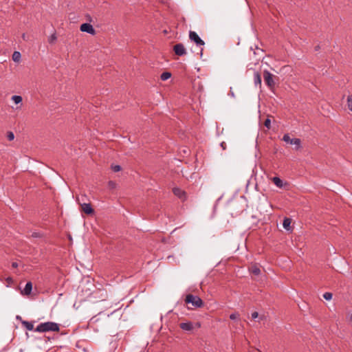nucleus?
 I'll return each instance as SVG.
<instances>
[{
  "label": "nucleus",
  "instance_id": "f257e3e1",
  "mask_svg": "<svg viewBox=\"0 0 352 352\" xmlns=\"http://www.w3.org/2000/svg\"><path fill=\"white\" fill-rule=\"evenodd\" d=\"M59 330L60 328L59 324L58 323H56L54 322H45L39 324L34 329V331L39 333L49 331L58 332L59 331Z\"/></svg>",
  "mask_w": 352,
  "mask_h": 352
},
{
  "label": "nucleus",
  "instance_id": "f03ea898",
  "mask_svg": "<svg viewBox=\"0 0 352 352\" xmlns=\"http://www.w3.org/2000/svg\"><path fill=\"white\" fill-rule=\"evenodd\" d=\"M185 302L187 304H191L196 308H201L204 306L203 300L197 296L192 294H188L185 298Z\"/></svg>",
  "mask_w": 352,
  "mask_h": 352
},
{
  "label": "nucleus",
  "instance_id": "7ed1b4c3",
  "mask_svg": "<svg viewBox=\"0 0 352 352\" xmlns=\"http://www.w3.org/2000/svg\"><path fill=\"white\" fill-rule=\"evenodd\" d=\"M283 140L287 144H294L296 146V150H299L301 148V140L299 138H291L289 134H285L283 137Z\"/></svg>",
  "mask_w": 352,
  "mask_h": 352
},
{
  "label": "nucleus",
  "instance_id": "20e7f679",
  "mask_svg": "<svg viewBox=\"0 0 352 352\" xmlns=\"http://www.w3.org/2000/svg\"><path fill=\"white\" fill-rule=\"evenodd\" d=\"M273 77L274 76L269 71L265 70L263 72V78L265 83L270 89L274 88L275 85Z\"/></svg>",
  "mask_w": 352,
  "mask_h": 352
},
{
  "label": "nucleus",
  "instance_id": "39448f33",
  "mask_svg": "<svg viewBox=\"0 0 352 352\" xmlns=\"http://www.w3.org/2000/svg\"><path fill=\"white\" fill-rule=\"evenodd\" d=\"M189 38L192 41H194L197 45L202 46L205 45V42L194 31H190Z\"/></svg>",
  "mask_w": 352,
  "mask_h": 352
},
{
  "label": "nucleus",
  "instance_id": "423d86ee",
  "mask_svg": "<svg viewBox=\"0 0 352 352\" xmlns=\"http://www.w3.org/2000/svg\"><path fill=\"white\" fill-rule=\"evenodd\" d=\"M80 30L81 32H87L92 35L95 34L96 33V31L93 26L87 23H82L80 27Z\"/></svg>",
  "mask_w": 352,
  "mask_h": 352
},
{
  "label": "nucleus",
  "instance_id": "0eeeda50",
  "mask_svg": "<svg viewBox=\"0 0 352 352\" xmlns=\"http://www.w3.org/2000/svg\"><path fill=\"white\" fill-rule=\"evenodd\" d=\"M174 52L177 56H184L186 54V50L182 43H177L173 47Z\"/></svg>",
  "mask_w": 352,
  "mask_h": 352
},
{
  "label": "nucleus",
  "instance_id": "6e6552de",
  "mask_svg": "<svg viewBox=\"0 0 352 352\" xmlns=\"http://www.w3.org/2000/svg\"><path fill=\"white\" fill-rule=\"evenodd\" d=\"M173 192L175 196L179 197L182 201L186 200V193L184 190H182L179 188H174L173 189Z\"/></svg>",
  "mask_w": 352,
  "mask_h": 352
},
{
  "label": "nucleus",
  "instance_id": "1a4fd4ad",
  "mask_svg": "<svg viewBox=\"0 0 352 352\" xmlns=\"http://www.w3.org/2000/svg\"><path fill=\"white\" fill-rule=\"evenodd\" d=\"M179 327L184 330L190 331L193 329V324L192 322H182L179 324Z\"/></svg>",
  "mask_w": 352,
  "mask_h": 352
},
{
  "label": "nucleus",
  "instance_id": "9d476101",
  "mask_svg": "<svg viewBox=\"0 0 352 352\" xmlns=\"http://www.w3.org/2000/svg\"><path fill=\"white\" fill-rule=\"evenodd\" d=\"M82 210L87 214H91L94 213V210L90 204H81Z\"/></svg>",
  "mask_w": 352,
  "mask_h": 352
},
{
  "label": "nucleus",
  "instance_id": "9b49d317",
  "mask_svg": "<svg viewBox=\"0 0 352 352\" xmlns=\"http://www.w3.org/2000/svg\"><path fill=\"white\" fill-rule=\"evenodd\" d=\"M32 289V284L31 282H28L25 286V288L21 291V294L28 296L30 294Z\"/></svg>",
  "mask_w": 352,
  "mask_h": 352
},
{
  "label": "nucleus",
  "instance_id": "f8f14e48",
  "mask_svg": "<svg viewBox=\"0 0 352 352\" xmlns=\"http://www.w3.org/2000/svg\"><path fill=\"white\" fill-rule=\"evenodd\" d=\"M272 180L273 183L280 188H282L285 185H287V183H284L283 181L278 177H274Z\"/></svg>",
  "mask_w": 352,
  "mask_h": 352
},
{
  "label": "nucleus",
  "instance_id": "ddd939ff",
  "mask_svg": "<svg viewBox=\"0 0 352 352\" xmlns=\"http://www.w3.org/2000/svg\"><path fill=\"white\" fill-rule=\"evenodd\" d=\"M254 83L255 86L261 87V76L258 72H255L254 74Z\"/></svg>",
  "mask_w": 352,
  "mask_h": 352
},
{
  "label": "nucleus",
  "instance_id": "4468645a",
  "mask_svg": "<svg viewBox=\"0 0 352 352\" xmlns=\"http://www.w3.org/2000/svg\"><path fill=\"white\" fill-rule=\"evenodd\" d=\"M291 223H292L291 219L285 217L283 222V228L287 230H292Z\"/></svg>",
  "mask_w": 352,
  "mask_h": 352
},
{
  "label": "nucleus",
  "instance_id": "2eb2a0df",
  "mask_svg": "<svg viewBox=\"0 0 352 352\" xmlns=\"http://www.w3.org/2000/svg\"><path fill=\"white\" fill-rule=\"evenodd\" d=\"M21 323L28 331H34L33 322L23 320Z\"/></svg>",
  "mask_w": 352,
  "mask_h": 352
},
{
  "label": "nucleus",
  "instance_id": "dca6fc26",
  "mask_svg": "<svg viewBox=\"0 0 352 352\" xmlns=\"http://www.w3.org/2000/svg\"><path fill=\"white\" fill-rule=\"evenodd\" d=\"M12 60L14 61V62H19L20 60H21V53L19 52H14L13 54H12Z\"/></svg>",
  "mask_w": 352,
  "mask_h": 352
},
{
  "label": "nucleus",
  "instance_id": "f3484780",
  "mask_svg": "<svg viewBox=\"0 0 352 352\" xmlns=\"http://www.w3.org/2000/svg\"><path fill=\"white\" fill-rule=\"evenodd\" d=\"M251 272L254 275H259L261 273V270L258 267H257L256 265H254L250 268Z\"/></svg>",
  "mask_w": 352,
  "mask_h": 352
},
{
  "label": "nucleus",
  "instance_id": "a211bd4d",
  "mask_svg": "<svg viewBox=\"0 0 352 352\" xmlns=\"http://www.w3.org/2000/svg\"><path fill=\"white\" fill-rule=\"evenodd\" d=\"M346 104L348 109L352 112V94H350L347 96Z\"/></svg>",
  "mask_w": 352,
  "mask_h": 352
},
{
  "label": "nucleus",
  "instance_id": "6ab92c4d",
  "mask_svg": "<svg viewBox=\"0 0 352 352\" xmlns=\"http://www.w3.org/2000/svg\"><path fill=\"white\" fill-rule=\"evenodd\" d=\"M170 77H171V74L168 72H163L160 76V78L162 80H166L168 78H170Z\"/></svg>",
  "mask_w": 352,
  "mask_h": 352
},
{
  "label": "nucleus",
  "instance_id": "aec40b11",
  "mask_svg": "<svg viewBox=\"0 0 352 352\" xmlns=\"http://www.w3.org/2000/svg\"><path fill=\"white\" fill-rule=\"evenodd\" d=\"M22 97L21 96H16V95H14L12 97V100L15 103V104H19V103H21L22 102Z\"/></svg>",
  "mask_w": 352,
  "mask_h": 352
},
{
  "label": "nucleus",
  "instance_id": "412c9836",
  "mask_svg": "<svg viewBox=\"0 0 352 352\" xmlns=\"http://www.w3.org/2000/svg\"><path fill=\"white\" fill-rule=\"evenodd\" d=\"M332 296H333V294L331 293V292H325L324 294H323V298L327 300H329L332 298Z\"/></svg>",
  "mask_w": 352,
  "mask_h": 352
},
{
  "label": "nucleus",
  "instance_id": "4be33fe9",
  "mask_svg": "<svg viewBox=\"0 0 352 352\" xmlns=\"http://www.w3.org/2000/svg\"><path fill=\"white\" fill-rule=\"evenodd\" d=\"M264 126L268 129L271 128V120L269 118L264 121Z\"/></svg>",
  "mask_w": 352,
  "mask_h": 352
},
{
  "label": "nucleus",
  "instance_id": "5701e85b",
  "mask_svg": "<svg viewBox=\"0 0 352 352\" xmlns=\"http://www.w3.org/2000/svg\"><path fill=\"white\" fill-rule=\"evenodd\" d=\"M111 169L114 172H118L121 170V166L120 165H112Z\"/></svg>",
  "mask_w": 352,
  "mask_h": 352
},
{
  "label": "nucleus",
  "instance_id": "b1692460",
  "mask_svg": "<svg viewBox=\"0 0 352 352\" xmlns=\"http://www.w3.org/2000/svg\"><path fill=\"white\" fill-rule=\"evenodd\" d=\"M7 138H8V140L12 141L14 138V135L12 132L9 131V132H8Z\"/></svg>",
  "mask_w": 352,
  "mask_h": 352
},
{
  "label": "nucleus",
  "instance_id": "393cba45",
  "mask_svg": "<svg viewBox=\"0 0 352 352\" xmlns=\"http://www.w3.org/2000/svg\"><path fill=\"white\" fill-rule=\"evenodd\" d=\"M108 186H109V188H110L111 189H113V188H115L116 187V184L113 181H109L108 182Z\"/></svg>",
  "mask_w": 352,
  "mask_h": 352
},
{
  "label": "nucleus",
  "instance_id": "a878e982",
  "mask_svg": "<svg viewBox=\"0 0 352 352\" xmlns=\"http://www.w3.org/2000/svg\"><path fill=\"white\" fill-rule=\"evenodd\" d=\"M239 316V314L238 313H233L232 314L230 315V318L231 320H236V318H238Z\"/></svg>",
  "mask_w": 352,
  "mask_h": 352
},
{
  "label": "nucleus",
  "instance_id": "bb28decb",
  "mask_svg": "<svg viewBox=\"0 0 352 352\" xmlns=\"http://www.w3.org/2000/svg\"><path fill=\"white\" fill-rule=\"evenodd\" d=\"M258 316V314L257 311H254L253 313H252V319H255Z\"/></svg>",
  "mask_w": 352,
  "mask_h": 352
},
{
  "label": "nucleus",
  "instance_id": "cd10ccee",
  "mask_svg": "<svg viewBox=\"0 0 352 352\" xmlns=\"http://www.w3.org/2000/svg\"><path fill=\"white\" fill-rule=\"evenodd\" d=\"M221 148H222L223 150H225V149H226V143H225L224 142H221Z\"/></svg>",
  "mask_w": 352,
  "mask_h": 352
},
{
  "label": "nucleus",
  "instance_id": "c85d7f7f",
  "mask_svg": "<svg viewBox=\"0 0 352 352\" xmlns=\"http://www.w3.org/2000/svg\"><path fill=\"white\" fill-rule=\"evenodd\" d=\"M12 266L14 268L18 267V263L16 262L12 263Z\"/></svg>",
  "mask_w": 352,
  "mask_h": 352
},
{
  "label": "nucleus",
  "instance_id": "c756f323",
  "mask_svg": "<svg viewBox=\"0 0 352 352\" xmlns=\"http://www.w3.org/2000/svg\"><path fill=\"white\" fill-rule=\"evenodd\" d=\"M56 38V36L54 34L52 35V37H51V41L55 40Z\"/></svg>",
  "mask_w": 352,
  "mask_h": 352
},
{
  "label": "nucleus",
  "instance_id": "7c9ffc66",
  "mask_svg": "<svg viewBox=\"0 0 352 352\" xmlns=\"http://www.w3.org/2000/svg\"><path fill=\"white\" fill-rule=\"evenodd\" d=\"M22 38H23V40H25V39H26V38H25V34H23V35H22Z\"/></svg>",
  "mask_w": 352,
  "mask_h": 352
},
{
  "label": "nucleus",
  "instance_id": "2f4dec72",
  "mask_svg": "<svg viewBox=\"0 0 352 352\" xmlns=\"http://www.w3.org/2000/svg\"><path fill=\"white\" fill-rule=\"evenodd\" d=\"M202 52H203V49H201V50H200V54H201V56L202 55Z\"/></svg>",
  "mask_w": 352,
  "mask_h": 352
},
{
  "label": "nucleus",
  "instance_id": "473e14b6",
  "mask_svg": "<svg viewBox=\"0 0 352 352\" xmlns=\"http://www.w3.org/2000/svg\"><path fill=\"white\" fill-rule=\"evenodd\" d=\"M350 319H351V320H352V313H351V315Z\"/></svg>",
  "mask_w": 352,
  "mask_h": 352
}]
</instances>
